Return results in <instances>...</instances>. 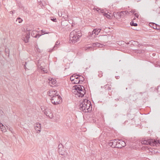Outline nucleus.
Masks as SVG:
<instances>
[{"label": "nucleus", "mask_w": 160, "mask_h": 160, "mask_svg": "<svg viewBox=\"0 0 160 160\" xmlns=\"http://www.w3.org/2000/svg\"><path fill=\"white\" fill-rule=\"evenodd\" d=\"M79 109L84 112H88L92 110V104L90 101L87 99H84L79 105Z\"/></svg>", "instance_id": "f257e3e1"}, {"label": "nucleus", "mask_w": 160, "mask_h": 160, "mask_svg": "<svg viewBox=\"0 0 160 160\" xmlns=\"http://www.w3.org/2000/svg\"><path fill=\"white\" fill-rule=\"evenodd\" d=\"M82 34L78 29H75L72 31L70 34V40L73 43L77 42L81 37Z\"/></svg>", "instance_id": "f03ea898"}, {"label": "nucleus", "mask_w": 160, "mask_h": 160, "mask_svg": "<svg viewBox=\"0 0 160 160\" xmlns=\"http://www.w3.org/2000/svg\"><path fill=\"white\" fill-rule=\"evenodd\" d=\"M61 99V97L58 94L52 97L51 99L50 98L52 103L54 105L59 104Z\"/></svg>", "instance_id": "7ed1b4c3"}, {"label": "nucleus", "mask_w": 160, "mask_h": 160, "mask_svg": "<svg viewBox=\"0 0 160 160\" xmlns=\"http://www.w3.org/2000/svg\"><path fill=\"white\" fill-rule=\"evenodd\" d=\"M74 89L72 90V92L76 95L80 91L84 89V87L80 85H75L73 86Z\"/></svg>", "instance_id": "20e7f679"}, {"label": "nucleus", "mask_w": 160, "mask_h": 160, "mask_svg": "<svg viewBox=\"0 0 160 160\" xmlns=\"http://www.w3.org/2000/svg\"><path fill=\"white\" fill-rule=\"evenodd\" d=\"M141 145H149L151 146H152L153 145V139H148L147 140H144L140 141Z\"/></svg>", "instance_id": "39448f33"}, {"label": "nucleus", "mask_w": 160, "mask_h": 160, "mask_svg": "<svg viewBox=\"0 0 160 160\" xmlns=\"http://www.w3.org/2000/svg\"><path fill=\"white\" fill-rule=\"evenodd\" d=\"M118 139L111 140L108 143V145L112 148H118Z\"/></svg>", "instance_id": "423d86ee"}, {"label": "nucleus", "mask_w": 160, "mask_h": 160, "mask_svg": "<svg viewBox=\"0 0 160 160\" xmlns=\"http://www.w3.org/2000/svg\"><path fill=\"white\" fill-rule=\"evenodd\" d=\"M27 30L28 32H27L26 35H25V37H23V39L25 43H27L28 42L29 39L30 38V33L29 32L30 30L27 28Z\"/></svg>", "instance_id": "0eeeda50"}, {"label": "nucleus", "mask_w": 160, "mask_h": 160, "mask_svg": "<svg viewBox=\"0 0 160 160\" xmlns=\"http://www.w3.org/2000/svg\"><path fill=\"white\" fill-rule=\"evenodd\" d=\"M43 112L48 117L51 119L53 118V116L52 114L51 113V110L50 109H46L44 110Z\"/></svg>", "instance_id": "6e6552de"}, {"label": "nucleus", "mask_w": 160, "mask_h": 160, "mask_svg": "<svg viewBox=\"0 0 160 160\" xmlns=\"http://www.w3.org/2000/svg\"><path fill=\"white\" fill-rule=\"evenodd\" d=\"M126 145V143L124 141L119 139L118 143V148H121L122 147H125Z\"/></svg>", "instance_id": "1a4fd4ad"}, {"label": "nucleus", "mask_w": 160, "mask_h": 160, "mask_svg": "<svg viewBox=\"0 0 160 160\" xmlns=\"http://www.w3.org/2000/svg\"><path fill=\"white\" fill-rule=\"evenodd\" d=\"M35 129L37 133H39L41 131V124L39 123H36L34 124Z\"/></svg>", "instance_id": "9d476101"}, {"label": "nucleus", "mask_w": 160, "mask_h": 160, "mask_svg": "<svg viewBox=\"0 0 160 160\" xmlns=\"http://www.w3.org/2000/svg\"><path fill=\"white\" fill-rule=\"evenodd\" d=\"M57 92L55 90H50L48 92V94L51 97V98H52V97L55 96V95L58 94L57 93Z\"/></svg>", "instance_id": "9b49d317"}, {"label": "nucleus", "mask_w": 160, "mask_h": 160, "mask_svg": "<svg viewBox=\"0 0 160 160\" xmlns=\"http://www.w3.org/2000/svg\"><path fill=\"white\" fill-rule=\"evenodd\" d=\"M85 89L81 90L80 92H79L76 95H77L78 97H82L85 93Z\"/></svg>", "instance_id": "f8f14e48"}, {"label": "nucleus", "mask_w": 160, "mask_h": 160, "mask_svg": "<svg viewBox=\"0 0 160 160\" xmlns=\"http://www.w3.org/2000/svg\"><path fill=\"white\" fill-rule=\"evenodd\" d=\"M113 14L114 17L117 19H118L120 18L121 17V16H120V13L119 12H114L113 13Z\"/></svg>", "instance_id": "ddd939ff"}, {"label": "nucleus", "mask_w": 160, "mask_h": 160, "mask_svg": "<svg viewBox=\"0 0 160 160\" xmlns=\"http://www.w3.org/2000/svg\"><path fill=\"white\" fill-rule=\"evenodd\" d=\"M97 35H98V33H97L95 32L94 29H93V31L92 32H89L88 33V35L90 37H95V36Z\"/></svg>", "instance_id": "4468645a"}, {"label": "nucleus", "mask_w": 160, "mask_h": 160, "mask_svg": "<svg viewBox=\"0 0 160 160\" xmlns=\"http://www.w3.org/2000/svg\"><path fill=\"white\" fill-rule=\"evenodd\" d=\"M60 44V42L59 41H57L53 47V48L51 49V52H52L53 51L57 49V48L58 47Z\"/></svg>", "instance_id": "2eb2a0df"}, {"label": "nucleus", "mask_w": 160, "mask_h": 160, "mask_svg": "<svg viewBox=\"0 0 160 160\" xmlns=\"http://www.w3.org/2000/svg\"><path fill=\"white\" fill-rule=\"evenodd\" d=\"M153 146H156L158 145L159 144H160V140H156L155 139H153Z\"/></svg>", "instance_id": "dca6fc26"}, {"label": "nucleus", "mask_w": 160, "mask_h": 160, "mask_svg": "<svg viewBox=\"0 0 160 160\" xmlns=\"http://www.w3.org/2000/svg\"><path fill=\"white\" fill-rule=\"evenodd\" d=\"M58 152L60 154L62 155H64L65 154V152L64 150V149H61V148H59V150H58Z\"/></svg>", "instance_id": "f3484780"}, {"label": "nucleus", "mask_w": 160, "mask_h": 160, "mask_svg": "<svg viewBox=\"0 0 160 160\" xmlns=\"http://www.w3.org/2000/svg\"><path fill=\"white\" fill-rule=\"evenodd\" d=\"M101 13H103V15H104V16H105V17H106L107 18H110L111 16L109 15L108 14H107L105 12H104V10H102L101 11Z\"/></svg>", "instance_id": "a211bd4d"}, {"label": "nucleus", "mask_w": 160, "mask_h": 160, "mask_svg": "<svg viewBox=\"0 0 160 160\" xmlns=\"http://www.w3.org/2000/svg\"><path fill=\"white\" fill-rule=\"evenodd\" d=\"M0 125H1V126H0V128H1L2 131L4 132H5L6 131V129L5 127L2 124H0Z\"/></svg>", "instance_id": "6ab92c4d"}, {"label": "nucleus", "mask_w": 160, "mask_h": 160, "mask_svg": "<svg viewBox=\"0 0 160 160\" xmlns=\"http://www.w3.org/2000/svg\"><path fill=\"white\" fill-rule=\"evenodd\" d=\"M135 12V10H131L130 11V12H131V13L134 14L135 17H136L137 18H138L139 14L138 13H134Z\"/></svg>", "instance_id": "aec40b11"}, {"label": "nucleus", "mask_w": 160, "mask_h": 160, "mask_svg": "<svg viewBox=\"0 0 160 160\" xmlns=\"http://www.w3.org/2000/svg\"><path fill=\"white\" fill-rule=\"evenodd\" d=\"M105 90L109 91L111 90V87L109 86L108 84H106L103 87Z\"/></svg>", "instance_id": "412c9836"}, {"label": "nucleus", "mask_w": 160, "mask_h": 160, "mask_svg": "<svg viewBox=\"0 0 160 160\" xmlns=\"http://www.w3.org/2000/svg\"><path fill=\"white\" fill-rule=\"evenodd\" d=\"M31 35L33 37H35V38H38L41 36V35H40L39 33H37L35 36H33V32H32L31 33Z\"/></svg>", "instance_id": "4be33fe9"}, {"label": "nucleus", "mask_w": 160, "mask_h": 160, "mask_svg": "<svg viewBox=\"0 0 160 160\" xmlns=\"http://www.w3.org/2000/svg\"><path fill=\"white\" fill-rule=\"evenodd\" d=\"M79 80H80V82L81 81L82 82L84 81V78L82 76L79 75Z\"/></svg>", "instance_id": "5701e85b"}, {"label": "nucleus", "mask_w": 160, "mask_h": 160, "mask_svg": "<svg viewBox=\"0 0 160 160\" xmlns=\"http://www.w3.org/2000/svg\"><path fill=\"white\" fill-rule=\"evenodd\" d=\"M152 25V27L154 29H156L157 28V24L154 23H151Z\"/></svg>", "instance_id": "b1692460"}, {"label": "nucleus", "mask_w": 160, "mask_h": 160, "mask_svg": "<svg viewBox=\"0 0 160 160\" xmlns=\"http://www.w3.org/2000/svg\"><path fill=\"white\" fill-rule=\"evenodd\" d=\"M95 32H96V33H98L100 32L101 29L99 28H96L95 29H94Z\"/></svg>", "instance_id": "393cba45"}, {"label": "nucleus", "mask_w": 160, "mask_h": 160, "mask_svg": "<svg viewBox=\"0 0 160 160\" xmlns=\"http://www.w3.org/2000/svg\"><path fill=\"white\" fill-rule=\"evenodd\" d=\"M131 26H137L138 24L136 23H134L133 21H132L130 23Z\"/></svg>", "instance_id": "a878e982"}, {"label": "nucleus", "mask_w": 160, "mask_h": 160, "mask_svg": "<svg viewBox=\"0 0 160 160\" xmlns=\"http://www.w3.org/2000/svg\"><path fill=\"white\" fill-rule=\"evenodd\" d=\"M16 21L18 22L19 23H20L22 22V19H21L19 17L17 18V19L16 20Z\"/></svg>", "instance_id": "bb28decb"}, {"label": "nucleus", "mask_w": 160, "mask_h": 160, "mask_svg": "<svg viewBox=\"0 0 160 160\" xmlns=\"http://www.w3.org/2000/svg\"><path fill=\"white\" fill-rule=\"evenodd\" d=\"M120 13V16H121V17H122L125 14V12H124V11H121L120 12H119Z\"/></svg>", "instance_id": "cd10ccee"}, {"label": "nucleus", "mask_w": 160, "mask_h": 160, "mask_svg": "<svg viewBox=\"0 0 160 160\" xmlns=\"http://www.w3.org/2000/svg\"><path fill=\"white\" fill-rule=\"evenodd\" d=\"M74 83L78 84L79 83H80V80H75L74 81H73Z\"/></svg>", "instance_id": "c85d7f7f"}, {"label": "nucleus", "mask_w": 160, "mask_h": 160, "mask_svg": "<svg viewBox=\"0 0 160 160\" xmlns=\"http://www.w3.org/2000/svg\"><path fill=\"white\" fill-rule=\"evenodd\" d=\"M74 75H72V76L70 78V80L72 81H74L75 80L74 76Z\"/></svg>", "instance_id": "c756f323"}, {"label": "nucleus", "mask_w": 160, "mask_h": 160, "mask_svg": "<svg viewBox=\"0 0 160 160\" xmlns=\"http://www.w3.org/2000/svg\"><path fill=\"white\" fill-rule=\"evenodd\" d=\"M58 150H59V148L60 149H63V145L61 144H59L58 146Z\"/></svg>", "instance_id": "7c9ffc66"}, {"label": "nucleus", "mask_w": 160, "mask_h": 160, "mask_svg": "<svg viewBox=\"0 0 160 160\" xmlns=\"http://www.w3.org/2000/svg\"><path fill=\"white\" fill-rule=\"evenodd\" d=\"M79 75H74V78L75 80H79Z\"/></svg>", "instance_id": "2f4dec72"}, {"label": "nucleus", "mask_w": 160, "mask_h": 160, "mask_svg": "<svg viewBox=\"0 0 160 160\" xmlns=\"http://www.w3.org/2000/svg\"><path fill=\"white\" fill-rule=\"evenodd\" d=\"M51 20L52 21L55 22H57V19L56 18H51Z\"/></svg>", "instance_id": "473e14b6"}, {"label": "nucleus", "mask_w": 160, "mask_h": 160, "mask_svg": "<svg viewBox=\"0 0 160 160\" xmlns=\"http://www.w3.org/2000/svg\"><path fill=\"white\" fill-rule=\"evenodd\" d=\"M27 62H25V64L24 65V68L25 69H29L28 68H27L26 67V65H27Z\"/></svg>", "instance_id": "72a5a7b5"}, {"label": "nucleus", "mask_w": 160, "mask_h": 160, "mask_svg": "<svg viewBox=\"0 0 160 160\" xmlns=\"http://www.w3.org/2000/svg\"><path fill=\"white\" fill-rule=\"evenodd\" d=\"M156 29H157L158 30H160V26L159 25L157 24V28H156Z\"/></svg>", "instance_id": "f704fd0d"}, {"label": "nucleus", "mask_w": 160, "mask_h": 160, "mask_svg": "<svg viewBox=\"0 0 160 160\" xmlns=\"http://www.w3.org/2000/svg\"><path fill=\"white\" fill-rule=\"evenodd\" d=\"M124 12H125V15H128L130 14V12H129L128 11H125Z\"/></svg>", "instance_id": "c9c22d12"}, {"label": "nucleus", "mask_w": 160, "mask_h": 160, "mask_svg": "<svg viewBox=\"0 0 160 160\" xmlns=\"http://www.w3.org/2000/svg\"><path fill=\"white\" fill-rule=\"evenodd\" d=\"M97 46L96 43H92V47H94Z\"/></svg>", "instance_id": "e433bc0d"}, {"label": "nucleus", "mask_w": 160, "mask_h": 160, "mask_svg": "<svg viewBox=\"0 0 160 160\" xmlns=\"http://www.w3.org/2000/svg\"><path fill=\"white\" fill-rule=\"evenodd\" d=\"M40 68V69L42 70V71L43 72H44V70H43V69H44V68H43V67H42V66H41Z\"/></svg>", "instance_id": "4c0bfd02"}, {"label": "nucleus", "mask_w": 160, "mask_h": 160, "mask_svg": "<svg viewBox=\"0 0 160 160\" xmlns=\"http://www.w3.org/2000/svg\"><path fill=\"white\" fill-rule=\"evenodd\" d=\"M157 65H158L157 66H156V67L158 66L159 67H160V62H158Z\"/></svg>", "instance_id": "58836bf2"}, {"label": "nucleus", "mask_w": 160, "mask_h": 160, "mask_svg": "<svg viewBox=\"0 0 160 160\" xmlns=\"http://www.w3.org/2000/svg\"><path fill=\"white\" fill-rule=\"evenodd\" d=\"M92 46H90V47H87V49H86V50H87V49H90L91 48H92Z\"/></svg>", "instance_id": "ea45409f"}, {"label": "nucleus", "mask_w": 160, "mask_h": 160, "mask_svg": "<svg viewBox=\"0 0 160 160\" xmlns=\"http://www.w3.org/2000/svg\"><path fill=\"white\" fill-rule=\"evenodd\" d=\"M68 15H65V16H62L65 19H67L68 18Z\"/></svg>", "instance_id": "a19ab883"}, {"label": "nucleus", "mask_w": 160, "mask_h": 160, "mask_svg": "<svg viewBox=\"0 0 160 160\" xmlns=\"http://www.w3.org/2000/svg\"><path fill=\"white\" fill-rule=\"evenodd\" d=\"M96 44H97V46H96V47H99V45H100L99 43L97 42V43H96Z\"/></svg>", "instance_id": "79ce46f5"}, {"label": "nucleus", "mask_w": 160, "mask_h": 160, "mask_svg": "<svg viewBox=\"0 0 160 160\" xmlns=\"http://www.w3.org/2000/svg\"><path fill=\"white\" fill-rule=\"evenodd\" d=\"M36 48H37V51L38 52H40V49L38 48H37V46H36Z\"/></svg>", "instance_id": "37998d69"}, {"label": "nucleus", "mask_w": 160, "mask_h": 160, "mask_svg": "<svg viewBox=\"0 0 160 160\" xmlns=\"http://www.w3.org/2000/svg\"><path fill=\"white\" fill-rule=\"evenodd\" d=\"M42 32V35H43L44 34V33H44V32L42 30L41 31ZM48 32H46V33H45V34H48Z\"/></svg>", "instance_id": "c03bdc74"}, {"label": "nucleus", "mask_w": 160, "mask_h": 160, "mask_svg": "<svg viewBox=\"0 0 160 160\" xmlns=\"http://www.w3.org/2000/svg\"><path fill=\"white\" fill-rule=\"evenodd\" d=\"M54 80L53 79H52L51 80V83H53L54 82Z\"/></svg>", "instance_id": "a18cd8bd"}, {"label": "nucleus", "mask_w": 160, "mask_h": 160, "mask_svg": "<svg viewBox=\"0 0 160 160\" xmlns=\"http://www.w3.org/2000/svg\"><path fill=\"white\" fill-rule=\"evenodd\" d=\"M15 11L14 10L13 11H11L10 12V13L12 14L13 13V12H15Z\"/></svg>", "instance_id": "49530a36"}, {"label": "nucleus", "mask_w": 160, "mask_h": 160, "mask_svg": "<svg viewBox=\"0 0 160 160\" xmlns=\"http://www.w3.org/2000/svg\"><path fill=\"white\" fill-rule=\"evenodd\" d=\"M115 77H116V78L117 79H118V78H119V76H116Z\"/></svg>", "instance_id": "de8ad7c7"}, {"label": "nucleus", "mask_w": 160, "mask_h": 160, "mask_svg": "<svg viewBox=\"0 0 160 160\" xmlns=\"http://www.w3.org/2000/svg\"><path fill=\"white\" fill-rule=\"evenodd\" d=\"M144 93V92H140L139 93V94H142Z\"/></svg>", "instance_id": "09e8293b"}, {"label": "nucleus", "mask_w": 160, "mask_h": 160, "mask_svg": "<svg viewBox=\"0 0 160 160\" xmlns=\"http://www.w3.org/2000/svg\"><path fill=\"white\" fill-rule=\"evenodd\" d=\"M32 32H33V36H34L33 35H34V33L33 32H32L31 33H32Z\"/></svg>", "instance_id": "8fccbe9b"}, {"label": "nucleus", "mask_w": 160, "mask_h": 160, "mask_svg": "<svg viewBox=\"0 0 160 160\" xmlns=\"http://www.w3.org/2000/svg\"><path fill=\"white\" fill-rule=\"evenodd\" d=\"M135 19V18H134L133 19L134 20V19Z\"/></svg>", "instance_id": "3c124183"}, {"label": "nucleus", "mask_w": 160, "mask_h": 160, "mask_svg": "<svg viewBox=\"0 0 160 160\" xmlns=\"http://www.w3.org/2000/svg\"><path fill=\"white\" fill-rule=\"evenodd\" d=\"M101 88H102V86H101Z\"/></svg>", "instance_id": "603ef678"}, {"label": "nucleus", "mask_w": 160, "mask_h": 160, "mask_svg": "<svg viewBox=\"0 0 160 160\" xmlns=\"http://www.w3.org/2000/svg\"><path fill=\"white\" fill-rule=\"evenodd\" d=\"M134 42L135 43V42H136L135 41H134Z\"/></svg>", "instance_id": "864d4df0"}, {"label": "nucleus", "mask_w": 160, "mask_h": 160, "mask_svg": "<svg viewBox=\"0 0 160 160\" xmlns=\"http://www.w3.org/2000/svg\"><path fill=\"white\" fill-rule=\"evenodd\" d=\"M127 89H128V88H126V89H127Z\"/></svg>", "instance_id": "5fc2aeb1"}]
</instances>
